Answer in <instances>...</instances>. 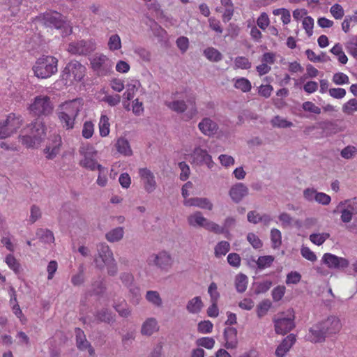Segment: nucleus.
<instances>
[{
	"instance_id": "49530a36",
	"label": "nucleus",
	"mask_w": 357,
	"mask_h": 357,
	"mask_svg": "<svg viewBox=\"0 0 357 357\" xmlns=\"http://www.w3.org/2000/svg\"><path fill=\"white\" fill-rule=\"evenodd\" d=\"M356 111H357V100L355 98L349 100L342 106V112L346 114H352Z\"/></svg>"
},
{
	"instance_id": "ea45409f",
	"label": "nucleus",
	"mask_w": 357,
	"mask_h": 357,
	"mask_svg": "<svg viewBox=\"0 0 357 357\" xmlns=\"http://www.w3.org/2000/svg\"><path fill=\"white\" fill-rule=\"evenodd\" d=\"M247 284L248 278L245 275L240 273L238 275H236L235 279V287L238 292H244L247 289Z\"/></svg>"
},
{
	"instance_id": "20e7f679",
	"label": "nucleus",
	"mask_w": 357,
	"mask_h": 357,
	"mask_svg": "<svg viewBox=\"0 0 357 357\" xmlns=\"http://www.w3.org/2000/svg\"><path fill=\"white\" fill-rule=\"evenodd\" d=\"M58 59L52 56H43L37 59L33 66L34 75L41 79H47L57 72Z\"/></svg>"
},
{
	"instance_id": "2eb2a0df",
	"label": "nucleus",
	"mask_w": 357,
	"mask_h": 357,
	"mask_svg": "<svg viewBox=\"0 0 357 357\" xmlns=\"http://www.w3.org/2000/svg\"><path fill=\"white\" fill-rule=\"evenodd\" d=\"M95 50L93 43L84 40L71 43L68 45V51L74 54L86 55Z\"/></svg>"
},
{
	"instance_id": "f03ea898",
	"label": "nucleus",
	"mask_w": 357,
	"mask_h": 357,
	"mask_svg": "<svg viewBox=\"0 0 357 357\" xmlns=\"http://www.w3.org/2000/svg\"><path fill=\"white\" fill-rule=\"evenodd\" d=\"M46 127L42 120H35L22 130L20 135L22 144L28 148L38 146L45 139Z\"/></svg>"
},
{
	"instance_id": "0e129e2a",
	"label": "nucleus",
	"mask_w": 357,
	"mask_h": 357,
	"mask_svg": "<svg viewBox=\"0 0 357 357\" xmlns=\"http://www.w3.org/2000/svg\"><path fill=\"white\" fill-rule=\"evenodd\" d=\"M302 108L305 112H309L316 114H319L321 113V109L310 101L304 102L302 105Z\"/></svg>"
},
{
	"instance_id": "de8ad7c7",
	"label": "nucleus",
	"mask_w": 357,
	"mask_h": 357,
	"mask_svg": "<svg viewBox=\"0 0 357 357\" xmlns=\"http://www.w3.org/2000/svg\"><path fill=\"white\" fill-rule=\"evenodd\" d=\"M215 340L213 337H203L196 340V344L199 347H204L207 349H211L215 344Z\"/></svg>"
},
{
	"instance_id": "c9c22d12",
	"label": "nucleus",
	"mask_w": 357,
	"mask_h": 357,
	"mask_svg": "<svg viewBox=\"0 0 357 357\" xmlns=\"http://www.w3.org/2000/svg\"><path fill=\"white\" fill-rule=\"evenodd\" d=\"M120 279L122 281L123 284L128 288H129L130 291H131L134 294H138L139 289L134 285V278L131 274L128 273H123L121 275Z\"/></svg>"
},
{
	"instance_id": "7ed1b4c3",
	"label": "nucleus",
	"mask_w": 357,
	"mask_h": 357,
	"mask_svg": "<svg viewBox=\"0 0 357 357\" xmlns=\"http://www.w3.org/2000/svg\"><path fill=\"white\" fill-rule=\"evenodd\" d=\"M41 20L45 26L59 30L63 37H66L72 33V27L69 25L66 17L60 13L56 11L46 12L43 15Z\"/></svg>"
},
{
	"instance_id": "3c124183",
	"label": "nucleus",
	"mask_w": 357,
	"mask_h": 357,
	"mask_svg": "<svg viewBox=\"0 0 357 357\" xmlns=\"http://www.w3.org/2000/svg\"><path fill=\"white\" fill-rule=\"evenodd\" d=\"M271 123L274 127L287 128H290L293 126L291 121H288L286 119H282L279 116H275L271 121Z\"/></svg>"
},
{
	"instance_id": "6e6552de",
	"label": "nucleus",
	"mask_w": 357,
	"mask_h": 357,
	"mask_svg": "<svg viewBox=\"0 0 357 357\" xmlns=\"http://www.w3.org/2000/svg\"><path fill=\"white\" fill-rule=\"evenodd\" d=\"M188 222L190 226L204 227L205 229L216 234H225L223 227L214 222H212L202 215V212L196 211L188 218Z\"/></svg>"
},
{
	"instance_id": "bb28decb",
	"label": "nucleus",
	"mask_w": 357,
	"mask_h": 357,
	"mask_svg": "<svg viewBox=\"0 0 357 357\" xmlns=\"http://www.w3.org/2000/svg\"><path fill=\"white\" fill-rule=\"evenodd\" d=\"M318 128L321 129L326 136L335 134L340 131L337 124L333 121H323L317 123Z\"/></svg>"
},
{
	"instance_id": "58836bf2",
	"label": "nucleus",
	"mask_w": 357,
	"mask_h": 357,
	"mask_svg": "<svg viewBox=\"0 0 357 357\" xmlns=\"http://www.w3.org/2000/svg\"><path fill=\"white\" fill-rule=\"evenodd\" d=\"M204 54L211 61L218 62L222 59V54L213 47L206 48Z\"/></svg>"
},
{
	"instance_id": "338daca9",
	"label": "nucleus",
	"mask_w": 357,
	"mask_h": 357,
	"mask_svg": "<svg viewBox=\"0 0 357 357\" xmlns=\"http://www.w3.org/2000/svg\"><path fill=\"white\" fill-rule=\"evenodd\" d=\"M285 293L284 286H278L272 291V297L274 301H280L284 296Z\"/></svg>"
},
{
	"instance_id": "052dcab7",
	"label": "nucleus",
	"mask_w": 357,
	"mask_h": 357,
	"mask_svg": "<svg viewBox=\"0 0 357 357\" xmlns=\"http://www.w3.org/2000/svg\"><path fill=\"white\" fill-rule=\"evenodd\" d=\"M94 132L93 124L91 121H86L83 125L82 136L86 139H89L92 137Z\"/></svg>"
},
{
	"instance_id": "bf43d9fd",
	"label": "nucleus",
	"mask_w": 357,
	"mask_h": 357,
	"mask_svg": "<svg viewBox=\"0 0 357 357\" xmlns=\"http://www.w3.org/2000/svg\"><path fill=\"white\" fill-rule=\"evenodd\" d=\"M235 66L241 69H249L251 67V63L248 59L244 56H237L234 61Z\"/></svg>"
},
{
	"instance_id": "6e6d98bb",
	"label": "nucleus",
	"mask_w": 357,
	"mask_h": 357,
	"mask_svg": "<svg viewBox=\"0 0 357 357\" xmlns=\"http://www.w3.org/2000/svg\"><path fill=\"white\" fill-rule=\"evenodd\" d=\"M71 282L74 286H79L84 282V274L83 266L79 268V273L72 276Z\"/></svg>"
},
{
	"instance_id": "7c9ffc66",
	"label": "nucleus",
	"mask_w": 357,
	"mask_h": 357,
	"mask_svg": "<svg viewBox=\"0 0 357 357\" xmlns=\"http://www.w3.org/2000/svg\"><path fill=\"white\" fill-rule=\"evenodd\" d=\"M124 236V229L122 227H116L105 234L106 239L111 243L121 241Z\"/></svg>"
},
{
	"instance_id": "f704fd0d",
	"label": "nucleus",
	"mask_w": 357,
	"mask_h": 357,
	"mask_svg": "<svg viewBox=\"0 0 357 357\" xmlns=\"http://www.w3.org/2000/svg\"><path fill=\"white\" fill-rule=\"evenodd\" d=\"M92 292L94 295L101 296L106 291V286L104 282V279L101 276L92 281L91 283Z\"/></svg>"
},
{
	"instance_id": "4be33fe9",
	"label": "nucleus",
	"mask_w": 357,
	"mask_h": 357,
	"mask_svg": "<svg viewBox=\"0 0 357 357\" xmlns=\"http://www.w3.org/2000/svg\"><path fill=\"white\" fill-rule=\"evenodd\" d=\"M200 131L205 135L213 136L218 129V124L209 118H204L198 124Z\"/></svg>"
},
{
	"instance_id": "0eeeda50",
	"label": "nucleus",
	"mask_w": 357,
	"mask_h": 357,
	"mask_svg": "<svg viewBox=\"0 0 357 357\" xmlns=\"http://www.w3.org/2000/svg\"><path fill=\"white\" fill-rule=\"evenodd\" d=\"M86 68L76 60L68 62L61 73V79L65 84H71L74 81L79 82L84 77Z\"/></svg>"
},
{
	"instance_id": "09e8293b",
	"label": "nucleus",
	"mask_w": 357,
	"mask_h": 357,
	"mask_svg": "<svg viewBox=\"0 0 357 357\" xmlns=\"http://www.w3.org/2000/svg\"><path fill=\"white\" fill-rule=\"evenodd\" d=\"M6 263L15 273L20 272V264L17 261L13 255L9 254L6 257Z\"/></svg>"
},
{
	"instance_id": "393cba45",
	"label": "nucleus",
	"mask_w": 357,
	"mask_h": 357,
	"mask_svg": "<svg viewBox=\"0 0 357 357\" xmlns=\"http://www.w3.org/2000/svg\"><path fill=\"white\" fill-rule=\"evenodd\" d=\"M79 153L81 154H84V159H82L79 162V165L86 169H89L91 171L95 170L96 169H98L100 172H102V170H104V167L98 164L97 162L89 156V153L86 152H84L82 150H79Z\"/></svg>"
},
{
	"instance_id": "a18cd8bd",
	"label": "nucleus",
	"mask_w": 357,
	"mask_h": 357,
	"mask_svg": "<svg viewBox=\"0 0 357 357\" xmlns=\"http://www.w3.org/2000/svg\"><path fill=\"white\" fill-rule=\"evenodd\" d=\"M271 306V302L266 299L262 301L257 307V313L259 318L264 317Z\"/></svg>"
},
{
	"instance_id": "423d86ee",
	"label": "nucleus",
	"mask_w": 357,
	"mask_h": 357,
	"mask_svg": "<svg viewBox=\"0 0 357 357\" xmlns=\"http://www.w3.org/2000/svg\"><path fill=\"white\" fill-rule=\"evenodd\" d=\"M295 314L292 308L279 312L273 319L275 333L284 335L293 330L295 326Z\"/></svg>"
},
{
	"instance_id": "5701e85b",
	"label": "nucleus",
	"mask_w": 357,
	"mask_h": 357,
	"mask_svg": "<svg viewBox=\"0 0 357 357\" xmlns=\"http://www.w3.org/2000/svg\"><path fill=\"white\" fill-rule=\"evenodd\" d=\"M3 121L6 124V127L8 128L10 134L13 135L21 127L23 120L20 115L10 113Z\"/></svg>"
},
{
	"instance_id": "412c9836",
	"label": "nucleus",
	"mask_w": 357,
	"mask_h": 357,
	"mask_svg": "<svg viewBox=\"0 0 357 357\" xmlns=\"http://www.w3.org/2000/svg\"><path fill=\"white\" fill-rule=\"evenodd\" d=\"M95 321L98 323L112 324L115 321V314L107 307H102L94 313Z\"/></svg>"
},
{
	"instance_id": "dca6fc26",
	"label": "nucleus",
	"mask_w": 357,
	"mask_h": 357,
	"mask_svg": "<svg viewBox=\"0 0 357 357\" xmlns=\"http://www.w3.org/2000/svg\"><path fill=\"white\" fill-rule=\"evenodd\" d=\"M248 193V188L243 183H236L231 187L229 191V197L236 204L241 202Z\"/></svg>"
},
{
	"instance_id": "e433bc0d",
	"label": "nucleus",
	"mask_w": 357,
	"mask_h": 357,
	"mask_svg": "<svg viewBox=\"0 0 357 357\" xmlns=\"http://www.w3.org/2000/svg\"><path fill=\"white\" fill-rule=\"evenodd\" d=\"M116 147L117 151L124 155H131L132 153L129 142L125 138H119L116 143Z\"/></svg>"
},
{
	"instance_id": "1a4fd4ad",
	"label": "nucleus",
	"mask_w": 357,
	"mask_h": 357,
	"mask_svg": "<svg viewBox=\"0 0 357 357\" xmlns=\"http://www.w3.org/2000/svg\"><path fill=\"white\" fill-rule=\"evenodd\" d=\"M188 105L184 100H174L167 103V106L172 111L181 114L187 110L184 115L185 121H190L197 114V109L194 98H190L187 100Z\"/></svg>"
},
{
	"instance_id": "69168bd1",
	"label": "nucleus",
	"mask_w": 357,
	"mask_h": 357,
	"mask_svg": "<svg viewBox=\"0 0 357 357\" xmlns=\"http://www.w3.org/2000/svg\"><path fill=\"white\" fill-rule=\"evenodd\" d=\"M333 82L338 85L348 84L349 82V77L342 73H335L333 77Z\"/></svg>"
},
{
	"instance_id": "39448f33",
	"label": "nucleus",
	"mask_w": 357,
	"mask_h": 357,
	"mask_svg": "<svg viewBox=\"0 0 357 357\" xmlns=\"http://www.w3.org/2000/svg\"><path fill=\"white\" fill-rule=\"evenodd\" d=\"M30 114L35 120H42L53 113L54 105L47 96H38L34 98L33 102L29 105Z\"/></svg>"
},
{
	"instance_id": "c85d7f7f",
	"label": "nucleus",
	"mask_w": 357,
	"mask_h": 357,
	"mask_svg": "<svg viewBox=\"0 0 357 357\" xmlns=\"http://www.w3.org/2000/svg\"><path fill=\"white\" fill-rule=\"evenodd\" d=\"M97 252L99 258L101 259L103 264L107 261H111L114 258L113 253L109 245L105 243H100L97 245Z\"/></svg>"
},
{
	"instance_id": "6ab92c4d",
	"label": "nucleus",
	"mask_w": 357,
	"mask_h": 357,
	"mask_svg": "<svg viewBox=\"0 0 357 357\" xmlns=\"http://www.w3.org/2000/svg\"><path fill=\"white\" fill-rule=\"evenodd\" d=\"M225 347L227 349H235L238 345L237 330L234 327H227L224 330Z\"/></svg>"
},
{
	"instance_id": "a19ab883",
	"label": "nucleus",
	"mask_w": 357,
	"mask_h": 357,
	"mask_svg": "<svg viewBox=\"0 0 357 357\" xmlns=\"http://www.w3.org/2000/svg\"><path fill=\"white\" fill-rule=\"evenodd\" d=\"M24 0H4L3 4L11 13V15L15 16L20 11V8Z\"/></svg>"
},
{
	"instance_id": "f8f14e48",
	"label": "nucleus",
	"mask_w": 357,
	"mask_h": 357,
	"mask_svg": "<svg viewBox=\"0 0 357 357\" xmlns=\"http://www.w3.org/2000/svg\"><path fill=\"white\" fill-rule=\"evenodd\" d=\"M192 163L202 166L206 165L209 169H212L214 162L212 160V157L208 154V151L202 149L199 146L195 147L191 153Z\"/></svg>"
},
{
	"instance_id": "b1692460",
	"label": "nucleus",
	"mask_w": 357,
	"mask_h": 357,
	"mask_svg": "<svg viewBox=\"0 0 357 357\" xmlns=\"http://www.w3.org/2000/svg\"><path fill=\"white\" fill-rule=\"evenodd\" d=\"M183 204L187 206H197L201 208H206L210 211L213 208V204L208 198L205 197L190 198L185 199Z\"/></svg>"
},
{
	"instance_id": "f257e3e1",
	"label": "nucleus",
	"mask_w": 357,
	"mask_h": 357,
	"mask_svg": "<svg viewBox=\"0 0 357 357\" xmlns=\"http://www.w3.org/2000/svg\"><path fill=\"white\" fill-rule=\"evenodd\" d=\"M340 328V319L336 317L330 316L310 328L311 341L322 342L325 341L326 337L338 333Z\"/></svg>"
},
{
	"instance_id": "72a5a7b5",
	"label": "nucleus",
	"mask_w": 357,
	"mask_h": 357,
	"mask_svg": "<svg viewBox=\"0 0 357 357\" xmlns=\"http://www.w3.org/2000/svg\"><path fill=\"white\" fill-rule=\"evenodd\" d=\"M36 236L44 243H51L54 241L53 232L47 229H38L36 231Z\"/></svg>"
},
{
	"instance_id": "37998d69",
	"label": "nucleus",
	"mask_w": 357,
	"mask_h": 357,
	"mask_svg": "<svg viewBox=\"0 0 357 357\" xmlns=\"http://www.w3.org/2000/svg\"><path fill=\"white\" fill-rule=\"evenodd\" d=\"M230 245L227 241H220L215 248V255L219 257L222 255H225L229 250Z\"/></svg>"
},
{
	"instance_id": "ddd939ff",
	"label": "nucleus",
	"mask_w": 357,
	"mask_h": 357,
	"mask_svg": "<svg viewBox=\"0 0 357 357\" xmlns=\"http://www.w3.org/2000/svg\"><path fill=\"white\" fill-rule=\"evenodd\" d=\"M321 261L331 269L343 270L349 265V261L347 259L331 253H325L322 257Z\"/></svg>"
},
{
	"instance_id": "864d4df0",
	"label": "nucleus",
	"mask_w": 357,
	"mask_h": 357,
	"mask_svg": "<svg viewBox=\"0 0 357 357\" xmlns=\"http://www.w3.org/2000/svg\"><path fill=\"white\" fill-rule=\"evenodd\" d=\"M357 154V149L354 146L349 145L344 148L341 152L340 155L344 159H351Z\"/></svg>"
},
{
	"instance_id": "4c0bfd02",
	"label": "nucleus",
	"mask_w": 357,
	"mask_h": 357,
	"mask_svg": "<svg viewBox=\"0 0 357 357\" xmlns=\"http://www.w3.org/2000/svg\"><path fill=\"white\" fill-rule=\"evenodd\" d=\"M145 298L150 303L155 307H160L162 305V298L157 291H147Z\"/></svg>"
},
{
	"instance_id": "9b49d317",
	"label": "nucleus",
	"mask_w": 357,
	"mask_h": 357,
	"mask_svg": "<svg viewBox=\"0 0 357 357\" xmlns=\"http://www.w3.org/2000/svg\"><path fill=\"white\" fill-rule=\"evenodd\" d=\"M83 105L82 98H75L60 104L58 110L77 119L79 112L82 109Z\"/></svg>"
},
{
	"instance_id": "79ce46f5",
	"label": "nucleus",
	"mask_w": 357,
	"mask_h": 357,
	"mask_svg": "<svg viewBox=\"0 0 357 357\" xmlns=\"http://www.w3.org/2000/svg\"><path fill=\"white\" fill-rule=\"evenodd\" d=\"M109 118L106 115H102L99 122V131L102 137H106L109 133Z\"/></svg>"
},
{
	"instance_id": "c03bdc74",
	"label": "nucleus",
	"mask_w": 357,
	"mask_h": 357,
	"mask_svg": "<svg viewBox=\"0 0 357 357\" xmlns=\"http://www.w3.org/2000/svg\"><path fill=\"white\" fill-rule=\"evenodd\" d=\"M234 86L243 92H248L252 88L250 82L244 77L237 79L235 82Z\"/></svg>"
},
{
	"instance_id": "aec40b11",
	"label": "nucleus",
	"mask_w": 357,
	"mask_h": 357,
	"mask_svg": "<svg viewBox=\"0 0 357 357\" xmlns=\"http://www.w3.org/2000/svg\"><path fill=\"white\" fill-rule=\"evenodd\" d=\"M296 342V335L289 334L283 339L275 350L277 357H284Z\"/></svg>"
},
{
	"instance_id": "13d9d810",
	"label": "nucleus",
	"mask_w": 357,
	"mask_h": 357,
	"mask_svg": "<svg viewBox=\"0 0 357 357\" xmlns=\"http://www.w3.org/2000/svg\"><path fill=\"white\" fill-rule=\"evenodd\" d=\"M213 324L211 321H202L198 324L197 330L201 333H210L213 329Z\"/></svg>"
},
{
	"instance_id": "f3484780",
	"label": "nucleus",
	"mask_w": 357,
	"mask_h": 357,
	"mask_svg": "<svg viewBox=\"0 0 357 357\" xmlns=\"http://www.w3.org/2000/svg\"><path fill=\"white\" fill-rule=\"evenodd\" d=\"M139 174L143 180L144 187L148 193H151L156 188V182L153 174L147 168L139 169Z\"/></svg>"
},
{
	"instance_id": "4468645a",
	"label": "nucleus",
	"mask_w": 357,
	"mask_h": 357,
	"mask_svg": "<svg viewBox=\"0 0 357 357\" xmlns=\"http://www.w3.org/2000/svg\"><path fill=\"white\" fill-rule=\"evenodd\" d=\"M149 265H154L161 270L167 271L172 265V257L165 251L151 255L147 260Z\"/></svg>"
},
{
	"instance_id": "4d7b16f0",
	"label": "nucleus",
	"mask_w": 357,
	"mask_h": 357,
	"mask_svg": "<svg viewBox=\"0 0 357 357\" xmlns=\"http://www.w3.org/2000/svg\"><path fill=\"white\" fill-rule=\"evenodd\" d=\"M273 283L271 280H265L262 282H259L257 284V287L255 289V294L258 295L266 292L270 289Z\"/></svg>"
},
{
	"instance_id": "2f4dec72",
	"label": "nucleus",
	"mask_w": 357,
	"mask_h": 357,
	"mask_svg": "<svg viewBox=\"0 0 357 357\" xmlns=\"http://www.w3.org/2000/svg\"><path fill=\"white\" fill-rule=\"evenodd\" d=\"M203 307V303L199 296H195L190 300L186 305V309L190 313L196 314L200 312Z\"/></svg>"
},
{
	"instance_id": "e2e57ef3",
	"label": "nucleus",
	"mask_w": 357,
	"mask_h": 357,
	"mask_svg": "<svg viewBox=\"0 0 357 357\" xmlns=\"http://www.w3.org/2000/svg\"><path fill=\"white\" fill-rule=\"evenodd\" d=\"M217 289V284L215 282L211 283L208 287V292L210 294L211 302L218 303L220 298V294Z\"/></svg>"
},
{
	"instance_id": "774afa93",
	"label": "nucleus",
	"mask_w": 357,
	"mask_h": 357,
	"mask_svg": "<svg viewBox=\"0 0 357 357\" xmlns=\"http://www.w3.org/2000/svg\"><path fill=\"white\" fill-rule=\"evenodd\" d=\"M331 13L337 20L341 19L344 16V10L341 5L338 3L334 4L331 8Z\"/></svg>"
},
{
	"instance_id": "8fccbe9b",
	"label": "nucleus",
	"mask_w": 357,
	"mask_h": 357,
	"mask_svg": "<svg viewBox=\"0 0 357 357\" xmlns=\"http://www.w3.org/2000/svg\"><path fill=\"white\" fill-rule=\"evenodd\" d=\"M140 83L136 81L135 84H129L127 85V90L123 93V97L128 100H130L134 98L135 91L137 90Z\"/></svg>"
},
{
	"instance_id": "473e14b6",
	"label": "nucleus",
	"mask_w": 357,
	"mask_h": 357,
	"mask_svg": "<svg viewBox=\"0 0 357 357\" xmlns=\"http://www.w3.org/2000/svg\"><path fill=\"white\" fill-rule=\"evenodd\" d=\"M252 259L254 264H256L259 269L262 270L271 266L274 261V257L271 255L261 256L257 260L252 257Z\"/></svg>"
},
{
	"instance_id": "9d476101",
	"label": "nucleus",
	"mask_w": 357,
	"mask_h": 357,
	"mask_svg": "<svg viewBox=\"0 0 357 357\" xmlns=\"http://www.w3.org/2000/svg\"><path fill=\"white\" fill-rule=\"evenodd\" d=\"M91 65L98 76H105L112 71L113 63L103 54H96L91 59Z\"/></svg>"
},
{
	"instance_id": "a878e982",
	"label": "nucleus",
	"mask_w": 357,
	"mask_h": 357,
	"mask_svg": "<svg viewBox=\"0 0 357 357\" xmlns=\"http://www.w3.org/2000/svg\"><path fill=\"white\" fill-rule=\"evenodd\" d=\"M158 330V321L153 318H148L142 324L141 333L144 335L151 336L155 331Z\"/></svg>"
},
{
	"instance_id": "5fc2aeb1",
	"label": "nucleus",
	"mask_w": 357,
	"mask_h": 357,
	"mask_svg": "<svg viewBox=\"0 0 357 357\" xmlns=\"http://www.w3.org/2000/svg\"><path fill=\"white\" fill-rule=\"evenodd\" d=\"M281 232L277 229H272L271 231V239L273 248H277L280 246L282 243Z\"/></svg>"
},
{
	"instance_id": "603ef678",
	"label": "nucleus",
	"mask_w": 357,
	"mask_h": 357,
	"mask_svg": "<svg viewBox=\"0 0 357 357\" xmlns=\"http://www.w3.org/2000/svg\"><path fill=\"white\" fill-rule=\"evenodd\" d=\"M108 47L112 51L118 50L121 47V38L118 34L110 36L108 41Z\"/></svg>"
},
{
	"instance_id": "cd10ccee",
	"label": "nucleus",
	"mask_w": 357,
	"mask_h": 357,
	"mask_svg": "<svg viewBox=\"0 0 357 357\" xmlns=\"http://www.w3.org/2000/svg\"><path fill=\"white\" fill-rule=\"evenodd\" d=\"M59 123L62 128L66 130H73L75 128V118L64 114L60 111L56 112Z\"/></svg>"
},
{
	"instance_id": "680f3d73",
	"label": "nucleus",
	"mask_w": 357,
	"mask_h": 357,
	"mask_svg": "<svg viewBox=\"0 0 357 357\" xmlns=\"http://www.w3.org/2000/svg\"><path fill=\"white\" fill-rule=\"evenodd\" d=\"M247 240L255 249H258L262 247L263 243L261 241L254 233H248L247 235Z\"/></svg>"
},
{
	"instance_id": "a211bd4d",
	"label": "nucleus",
	"mask_w": 357,
	"mask_h": 357,
	"mask_svg": "<svg viewBox=\"0 0 357 357\" xmlns=\"http://www.w3.org/2000/svg\"><path fill=\"white\" fill-rule=\"evenodd\" d=\"M75 335H76V344L77 348L79 350L84 351L88 349V351L90 356H93L95 354V350L91 347L89 342L86 340V335L84 331L79 328H75Z\"/></svg>"
},
{
	"instance_id": "c756f323",
	"label": "nucleus",
	"mask_w": 357,
	"mask_h": 357,
	"mask_svg": "<svg viewBox=\"0 0 357 357\" xmlns=\"http://www.w3.org/2000/svg\"><path fill=\"white\" fill-rule=\"evenodd\" d=\"M94 262L96 264V267L100 270L103 269L105 266H107V273L109 275L114 276L118 272V267L114 258L112 259L111 261H107L103 264H99L98 259L95 258Z\"/></svg>"
}]
</instances>
